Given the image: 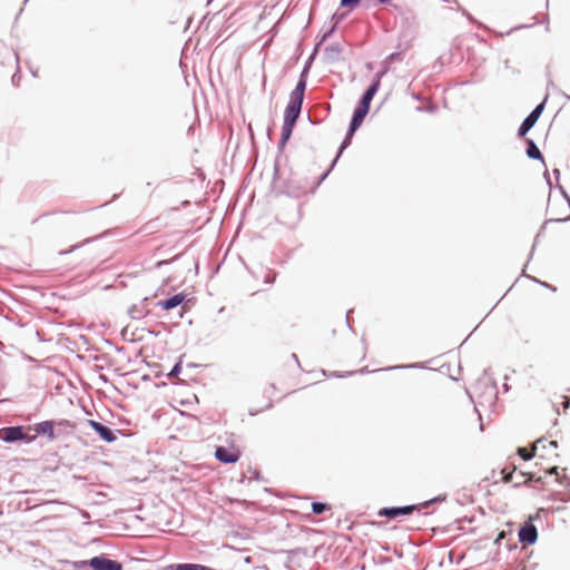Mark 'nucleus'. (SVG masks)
I'll return each instance as SVG.
<instances>
[{"mask_svg": "<svg viewBox=\"0 0 570 570\" xmlns=\"http://www.w3.org/2000/svg\"><path fill=\"white\" fill-rule=\"evenodd\" d=\"M553 175L556 176L557 180H559V177H560V170L559 169H553Z\"/></svg>", "mask_w": 570, "mask_h": 570, "instance_id": "nucleus-29", "label": "nucleus"}, {"mask_svg": "<svg viewBox=\"0 0 570 570\" xmlns=\"http://www.w3.org/2000/svg\"><path fill=\"white\" fill-rule=\"evenodd\" d=\"M525 144H527V150H525L527 156L531 159H539V160L543 161V156H542L540 149L538 148V146L535 145V142L532 139H527Z\"/></svg>", "mask_w": 570, "mask_h": 570, "instance_id": "nucleus-13", "label": "nucleus"}, {"mask_svg": "<svg viewBox=\"0 0 570 570\" xmlns=\"http://www.w3.org/2000/svg\"><path fill=\"white\" fill-rule=\"evenodd\" d=\"M274 281H275V274H271V273H268V274L266 275V277H265V283H267V284H273V283H274Z\"/></svg>", "mask_w": 570, "mask_h": 570, "instance_id": "nucleus-25", "label": "nucleus"}, {"mask_svg": "<svg viewBox=\"0 0 570 570\" xmlns=\"http://www.w3.org/2000/svg\"><path fill=\"white\" fill-rule=\"evenodd\" d=\"M557 471H558V466H553L549 470V473L550 474H557Z\"/></svg>", "mask_w": 570, "mask_h": 570, "instance_id": "nucleus-30", "label": "nucleus"}, {"mask_svg": "<svg viewBox=\"0 0 570 570\" xmlns=\"http://www.w3.org/2000/svg\"><path fill=\"white\" fill-rule=\"evenodd\" d=\"M367 114H368V110L361 108L358 106L356 107V109L353 112L350 126H348L351 134H355V131L361 127V125Z\"/></svg>", "mask_w": 570, "mask_h": 570, "instance_id": "nucleus-10", "label": "nucleus"}, {"mask_svg": "<svg viewBox=\"0 0 570 570\" xmlns=\"http://www.w3.org/2000/svg\"><path fill=\"white\" fill-rule=\"evenodd\" d=\"M568 99H570V96H568Z\"/></svg>", "mask_w": 570, "mask_h": 570, "instance_id": "nucleus-41", "label": "nucleus"}, {"mask_svg": "<svg viewBox=\"0 0 570 570\" xmlns=\"http://www.w3.org/2000/svg\"><path fill=\"white\" fill-rule=\"evenodd\" d=\"M292 357H293V360H295L296 362H298V358H297V355H296V354H292Z\"/></svg>", "mask_w": 570, "mask_h": 570, "instance_id": "nucleus-39", "label": "nucleus"}, {"mask_svg": "<svg viewBox=\"0 0 570 570\" xmlns=\"http://www.w3.org/2000/svg\"><path fill=\"white\" fill-rule=\"evenodd\" d=\"M361 0H341L342 7L353 8L360 3Z\"/></svg>", "mask_w": 570, "mask_h": 570, "instance_id": "nucleus-20", "label": "nucleus"}, {"mask_svg": "<svg viewBox=\"0 0 570 570\" xmlns=\"http://www.w3.org/2000/svg\"><path fill=\"white\" fill-rule=\"evenodd\" d=\"M35 431L37 434L47 435L49 438V440L56 439L52 421H43V422L37 423L35 425Z\"/></svg>", "mask_w": 570, "mask_h": 570, "instance_id": "nucleus-11", "label": "nucleus"}, {"mask_svg": "<svg viewBox=\"0 0 570 570\" xmlns=\"http://www.w3.org/2000/svg\"><path fill=\"white\" fill-rule=\"evenodd\" d=\"M557 186H558V188L560 189V191L562 193V195H563V196H566V197H568V196H567V194H566V191H564V189H563V187H562L561 185H559V183L557 184ZM567 199H568V202L570 203V198H567Z\"/></svg>", "mask_w": 570, "mask_h": 570, "instance_id": "nucleus-28", "label": "nucleus"}, {"mask_svg": "<svg viewBox=\"0 0 570 570\" xmlns=\"http://www.w3.org/2000/svg\"><path fill=\"white\" fill-rule=\"evenodd\" d=\"M330 507L326 503L323 502H313L312 503V511L315 514H322L326 510H328Z\"/></svg>", "mask_w": 570, "mask_h": 570, "instance_id": "nucleus-19", "label": "nucleus"}, {"mask_svg": "<svg viewBox=\"0 0 570 570\" xmlns=\"http://www.w3.org/2000/svg\"><path fill=\"white\" fill-rule=\"evenodd\" d=\"M377 90H379V82L372 81L370 87L363 94V96L360 100L358 107L370 110L371 101H372L373 97L375 96V94L377 92Z\"/></svg>", "mask_w": 570, "mask_h": 570, "instance_id": "nucleus-9", "label": "nucleus"}, {"mask_svg": "<svg viewBox=\"0 0 570 570\" xmlns=\"http://www.w3.org/2000/svg\"><path fill=\"white\" fill-rule=\"evenodd\" d=\"M544 177L547 178L548 185L552 186L551 180H550L549 175H548L547 171L544 174Z\"/></svg>", "mask_w": 570, "mask_h": 570, "instance_id": "nucleus-34", "label": "nucleus"}, {"mask_svg": "<svg viewBox=\"0 0 570 570\" xmlns=\"http://www.w3.org/2000/svg\"><path fill=\"white\" fill-rule=\"evenodd\" d=\"M386 73V69L382 70V71H379L375 73L374 76V79L373 81H377L379 82V87L381 86V79L382 77Z\"/></svg>", "mask_w": 570, "mask_h": 570, "instance_id": "nucleus-23", "label": "nucleus"}, {"mask_svg": "<svg viewBox=\"0 0 570 570\" xmlns=\"http://www.w3.org/2000/svg\"><path fill=\"white\" fill-rule=\"evenodd\" d=\"M294 125L283 124L279 147L285 146L287 140L291 138Z\"/></svg>", "mask_w": 570, "mask_h": 570, "instance_id": "nucleus-15", "label": "nucleus"}, {"mask_svg": "<svg viewBox=\"0 0 570 570\" xmlns=\"http://www.w3.org/2000/svg\"><path fill=\"white\" fill-rule=\"evenodd\" d=\"M20 80V75L18 72H16L13 76H12V83L13 85H18Z\"/></svg>", "mask_w": 570, "mask_h": 570, "instance_id": "nucleus-27", "label": "nucleus"}, {"mask_svg": "<svg viewBox=\"0 0 570 570\" xmlns=\"http://www.w3.org/2000/svg\"><path fill=\"white\" fill-rule=\"evenodd\" d=\"M435 109H436L435 106H431V107L428 108V111L433 112V111H435Z\"/></svg>", "mask_w": 570, "mask_h": 570, "instance_id": "nucleus-35", "label": "nucleus"}, {"mask_svg": "<svg viewBox=\"0 0 570 570\" xmlns=\"http://www.w3.org/2000/svg\"><path fill=\"white\" fill-rule=\"evenodd\" d=\"M180 370H181V365L180 363H177L175 364V366L171 368L170 373H169V376H176L180 373Z\"/></svg>", "mask_w": 570, "mask_h": 570, "instance_id": "nucleus-22", "label": "nucleus"}, {"mask_svg": "<svg viewBox=\"0 0 570 570\" xmlns=\"http://www.w3.org/2000/svg\"><path fill=\"white\" fill-rule=\"evenodd\" d=\"M544 101L535 106V108L525 117V119L522 121L518 129V136L524 137L528 131L535 125L539 117L541 116L543 109H544Z\"/></svg>", "mask_w": 570, "mask_h": 570, "instance_id": "nucleus-2", "label": "nucleus"}, {"mask_svg": "<svg viewBox=\"0 0 570 570\" xmlns=\"http://www.w3.org/2000/svg\"><path fill=\"white\" fill-rule=\"evenodd\" d=\"M185 299V296L183 294H175L171 297L158 302V306H160L163 309H173L180 305Z\"/></svg>", "mask_w": 570, "mask_h": 570, "instance_id": "nucleus-12", "label": "nucleus"}, {"mask_svg": "<svg viewBox=\"0 0 570 570\" xmlns=\"http://www.w3.org/2000/svg\"><path fill=\"white\" fill-rule=\"evenodd\" d=\"M543 441L542 440H539L534 446V450L533 451H530L525 448H519L518 449V454L523 459V460H530L534 456V452L535 450L538 449V445L541 444Z\"/></svg>", "mask_w": 570, "mask_h": 570, "instance_id": "nucleus-17", "label": "nucleus"}, {"mask_svg": "<svg viewBox=\"0 0 570 570\" xmlns=\"http://www.w3.org/2000/svg\"><path fill=\"white\" fill-rule=\"evenodd\" d=\"M537 539L538 530L531 522H527L520 528L519 540L522 543L533 544L537 541Z\"/></svg>", "mask_w": 570, "mask_h": 570, "instance_id": "nucleus-6", "label": "nucleus"}, {"mask_svg": "<svg viewBox=\"0 0 570 570\" xmlns=\"http://www.w3.org/2000/svg\"><path fill=\"white\" fill-rule=\"evenodd\" d=\"M168 263H169L168 261H160V262H158V263L156 264V266H157V267H160V266H163V265H165V264H168Z\"/></svg>", "mask_w": 570, "mask_h": 570, "instance_id": "nucleus-31", "label": "nucleus"}, {"mask_svg": "<svg viewBox=\"0 0 570 570\" xmlns=\"http://www.w3.org/2000/svg\"><path fill=\"white\" fill-rule=\"evenodd\" d=\"M397 56H399V53H391V55L389 56V59H390V60H393V59H395Z\"/></svg>", "mask_w": 570, "mask_h": 570, "instance_id": "nucleus-33", "label": "nucleus"}, {"mask_svg": "<svg viewBox=\"0 0 570 570\" xmlns=\"http://www.w3.org/2000/svg\"><path fill=\"white\" fill-rule=\"evenodd\" d=\"M341 55V47L340 45H331L325 48V56L328 60L334 61L340 58Z\"/></svg>", "mask_w": 570, "mask_h": 570, "instance_id": "nucleus-14", "label": "nucleus"}, {"mask_svg": "<svg viewBox=\"0 0 570 570\" xmlns=\"http://www.w3.org/2000/svg\"><path fill=\"white\" fill-rule=\"evenodd\" d=\"M92 570H121V564L104 556L94 557L88 561Z\"/></svg>", "mask_w": 570, "mask_h": 570, "instance_id": "nucleus-4", "label": "nucleus"}, {"mask_svg": "<svg viewBox=\"0 0 570 570\" xmlns=\"http://www.w3.org/2000/svg\"><path fill=\"white\" fill-rule=\"evenodd\" d=\"M414 510H416V505L383 508L380 510L379 515L389 519H396L401 515H409Z\"/></svg>", "mask_w": 570, "mask_h": 570, "instance_id": "nucleus-5", "label": "nucleus"}, {"mask_svg": "<svg viewBox=\"0 0 570 570\" xmlns=\"http://www.w3.org/2000/svg\"><path fill=\"white\" fill-rule=\"evenodd\" d=\"M521 476H525V473H520ZM528 479L524 481L527 483L529 480H534V475L532 473H527ZM535 482H542V478L539 476L535 479Z\"/></svg>", "mask_w": 570, "mask_h": 570, "instance_id": "nucleus-24", "label": "nucleus"}, {"mask_svg": "<svg viewBox=\"0 0 570 570\" xmlns=\"http://www.w3.org/2000/svg\"><path fill=\"white\" fill-rule=\"evenodd\" d=\"M549 445L552 446V448H557L558 443H557V441H550Z\"/></svg>", "mask_w": 570, "mask_h": 570, "instance_id": "nucleus-32", "label": "nucleus"}, {"mask_svg": "<svg viewBox=\"0 0 570 570\" xmlns=\"http://www.w3.org/2000/svg\"><path fill=\"white\" fill-rule=\"evenodd\" d=\"M88 424L99 434L104 441L114 442L117 439L115 432L109 426L94 420H89Z\"/></svg>", "mask_w": 570, "mask_h": 570, "instance_id": "nucleus-8", "label": "nucleus"}, {"mask_svg": "<svg viewBox=\"0 0 570 570\" xmlns=\"http://www.w3.org/2000/svg\"><path fill=\"white\" fill-rule=\"evenodd\" d=\"M563 405H564V407L567 409V407H569L570 402H569V401H566Z\"/></svg>", "mask_w": 570, "mask_h": 570, "instance_id": "nucleus-40", "label": "nucleus"}, {"mask_svg": "<svg viewBox=\"0 0 570 570\" xmlns=\"http://www.w3.org/2000/svg\"><path fill=\"white\" fill-rule=\"evenodd\" d=\"M307 72H308V66H305V68L303 69L302 73H301L299 80L296 83L295 89L291 92L289 102L285 109V115H284L285 124L295 126V124L301 115L302 105H303V100H304V92L306 89Z\"/></svg>", "mask_w": 570, "mask_h": 570, "instance_id": "nucleus-1", "label": "nucleus"}, {"mask_svg": "<svg viewBox=\"0 0 570 570\" xmlns=\"http://www.w3.org/2000/svg\"><path fill=\"white\" fill-rule=\"evenodd\" d=\"M353 135H354V134H351V131H350V129H348V130H347V132H346V136H345V138H344V140H343V142L341 144V147H340L338 154H337L336 158L334 159V161H333L332 166L336 163L337 158H338V157H340V155L343 153V150L350 146V144H351V141H352V138H353Z\"/></svg>", "mask_w": 570, "mask_h": 570, "instance_id": "nucleus-18", "label": "nucleus"}, {"mask_svg": "<svg viewBox=\"0 0 570 570\" xmlns=\"http://www.w3.org/2000/svg\"><path fill=\"white\" fill-rule=\"evenodd\" d=\"M416 364H410V365H397V366H393V367H389L387 370H393V368H406V367H415Z\"/></svg>", "mask_w": 570, "mask_h": 570, "instance_id": "nucleus-26", "label": "nucleus"}, {"mask_svg": "<svg viewBox=\"0 0 570 570\" xmlns=\"http://www.w3.org/2000/svg\"><path fill=\"white\" fill-rule=\"evenodd\" d=\"M130 315H131L132 318H138L139 317V315H136L134 311H130Z\"/></svg>", "mask_w": 570, "mask_h": 570, "instance_id": "nucleus-37", "label": "nucleus"}, {"mask_svg": "<svg viewBox=\"0 0 570 570\" xmlns=\"http://www.w3.org/2000/svg\"><path fill=\"white\" fill-rule=\"evenodd\" d=\"M174 570H213L206 566L197 563H179L175 566Z\"/></svg>", "mask_w": 570, "mask_h": 570, "instance_id": "nucleus-16", "label": "nucleus"}, {"mask_svg": "<svg viewBox=\"0 0 570 570\" xmlns=\"http://www.w3.org/2000/svg\"><path fill=\"white\" fill-rule=\"evenodd\" d=\"M23 426H6L0 429V440L7 443H13L27 439Z\"/></svg>", "mask_w": 570, "mask_h": 570, "instance_id": "nucleus-3", "label": "nucleus"}, {"mask_svg": "<svg viewBox=\"0 0 570 570\" xmlns=\"http://www.w3.org/2000/svg\"><path fill=\"white\" fill-rule=\"evenodd\" d=\"M240 454L237 450H230L224 446H217L215 450V458L223 463H235L238 461Z\"/></svg>", "mask_w": 570, "mask_h": 570, "instance_id": "nucleus-7", "label": "nucleus"}, {"mask_svg": "<svg viewBox=\"0 0 570 570\" xmlns=\"http://www.w3.org/2000/svg\"><path fill=\"white\" fill-rule=\"evenodd\" d=\"M502 474H503L502 480L504 482H511L513 480V471L505 472V470H502Z\"/></svg>", "mask_w": 570, "mask_h": 570, "instance_id": "nucleus-21", "label": "nucleus"}, {"mask_svg": "<svg viewBox=\"0 0 570 570\" xmlns=\"http://www.w3.org/2000/svg\"><path fill=\"white\" fill-rule=\"evenodd\" d=\"M352 311H348L347 314H346V323L350 325V314H351Z\"/></svg>", "mask_w": 570, "mask_h": 570, "instance_id": "nucleus-36", "label": "nucleus"}, {"mask_svg": "<svg viewBox=\"0 0 570 570\" xmlns=\"http://www.w3.org/2000/svg\"><path fill=\"white\" fill-rule=\"evenodd\" d=\"M391 0H379L380 3H387L390 2Z\"/></svg>", "mask_w": 570, "mask_h": 570, "instance_id": "nucleus-38", "label": "nucleus"}]
</instances>
